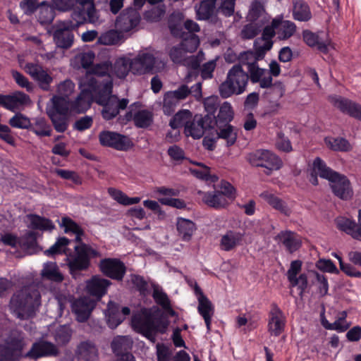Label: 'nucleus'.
Masks as SVG:
<instances>
[{"mask_svg": "<svg viewBox=\"0 0 361 361\" xmlns=\"http://www.w3.org/2000/svg\"><path fill=\"white\" fill-rule=\"evenodd\" d=\"M274 240L289 253L296 252L302 246V238L298 233L289 230L280 231L275 236Z\"/></svg>", "mask_w": 361, "mask_h": 361, "instance_id": "nucleus-19", "label": "nucleus"}, {"mask_svg": "<svg viewBox=\"0 0 361 361\" xmlns=\"http://www.w3.org/2000/svg\"><path fill=\"white\" fill-rule=\"evenodd\" d=\"M152 297L155 302L160 305L162 309L168 312L171 316H174L176 314L175 311L171 307V301L167 294L161 288L158 286H154L153 288Z\"/></svg>", "mask_w": 361, "mask_h": 361, "instance_id": "nucleus-40", "label": "nucleus"}, {"mask_svg": "<svg viewBox=\"0 0 361 361\" xmlns=\"http://www.w3.org/2000/svg\"><path fill=\"white\" fill-rule=\"evenodd\" d=\"M131 72L135 75L154 73L164 69L166 63L149 53H140L130 59Z\"/></svg>", "mask_w": 361, "mask_h": 361, "instance_id": "nucleus-9", "label": "nucleus"}, {"mask_svg": "<svg viewBox=\"0 0 361 361\" xmlns=\"http://www.w3.org/2000/svg\"><path fill=\"white\" fill-rule=\"evenodd\" d=\"M216 131L218 138L224 140L226 142L227 146L233 145L235 142L237 133L231 125L226 123L221 126L217 124Z\"/></svg>", "mask_w": 361, "mask_h": 361, "instance_id": "nucleus-47", "label": "nucleus"}, {"mask_svg": "<svg viewBox=\"0 0 361 361\" xmlns=\"http://www.w3.org/2000/svg\"><path fill=\"white\" fill-rule=\"evenodd\" d=\"M248 73L241 65L235 64L228 71L225 80L219 85V92L222 98L243 94L247 86Z\"/></svg>", "mask_w": 361, "mask_h": 361, "instance_id": "nucleus-6", "label": "nucleus"}, {"mask_svg": "<svg viewBox=\"0 0 361 361\" xmlns=\"http://www.w3.org/2000/svg\"><path fill=\"white\" fill-rule=\"evenodd\" d=\"M25 345L26 343L20 336H18V339H13L8 343L6 359H8V361H14L23 357L36 359L41 357L56 356L59 354V349L56 345L44 340L35 342L28 352L23 353V350Z\"/></svg>", "mask_w": 361, "mask_h": 361, "instance_id": "nucleus-3", "label": "nucleus"}, {"mask_svg": "<svg viewBox=\"0 0 361 361\" xmlns=\"http://www.w3.org/2000/svg\"><path fill=\"white\" fill-rule=\"evenodd\" d=\"M302 38L307 45L310 47H316L323 53H326L329 51V47H331V41L329 39H324L318 34L312 32L309 30H305L302 32Z\"/></svg>", "mask_w": 361, "mask_h": 361, "instance_id": "nucleus-27", "label": "nucleus"}, {"mask_svg": "<svg viewBox=\"0 0 361 361\" xmlns=\"http://www.w3.org/2000/svg\"><path fill=\"white\" fill-rule=\"evenodd\" d=\"M337 227L350 235L353 238L361 240V228L354 221L340 216L336 219Z\"/></svg>", "mask_w": 361, "mask_h": 361, "instance_id": "nucleus-32", "label": "nucleus"}, {"mask_svg": "<svg viewBox=\"0 0 361 361\" xmlns=\"http://www.w3.org/2000/svg\"><path fill=\"white\" fill-rule=\"evenodd\" d=\"M75 355L78 361H96L98 357V350L92 342L82 341L78 345Z\"/></svg>", "mask_w": 361, "mask_h": 361, "instance_id": "nucleus-24", "label": "nucleus"}, {"mask_svg": "<svg viewBox=\"0 0 361 361\" xmlns=\"http://www.w3.org/2000/svg\"><path fill=\"white\" fill-rule=\"evenodd\" d=\"M317 175L329 181L334 194L338 197L348 200L353 196V190L349 180L345 176L328 167L319 157L314 160L309 178L310 183L314 185L318 184Z\"/></svg>", "mask_w": 361, "mask_h": 361, "instance_id": "nucleus-1", "label": "nucleus"}, {"mask_svg": "<svg viewBox=\"0 0 361 361\" xmlns=\"http://www.w3.org/2000/svg\"><path fill=\"white\" fill-rule=\"evenodd\" d=\"M37 246L36 233L33 231H28L20 238L19 247L27 252L32 251Z\"/></svg>", "mask_w": 361, "mask_h": 361, "instance_id": "nucleus-58", "label": "nucleus"}, {"mask_svg": "<svg viewBox=\"0 0 361 361\" xmlns=\"http://www.w3.org/2000/svg\"><path fill=\"white\" fill-rule=\"evenodd\" d=\"M129 115L138 128H147L152 122V114L148 110H140L133 114L131 111L127 114V116Z\"/></svg>", "mask_w": 361, "mask_h": 361, "instance_id": "nucleus-48", "label": "nucleus"}, {"mask_svg": "<svg viewBox=\"0 0 361 361\" xmlns=\"http://www.w3.org/2000/svg\"><path fill=\"white\" fill-rule=\"evenodd\" d=\"M40 294L33 286L24 287L15 293L10 300V310L20 319H27L40 305Z\"/></svg>", "mask_w": 361, "mask_h": 361, "instance_id": "nucleus-4", "label": "nucleus"}, {"mask_svg": "<svg viewBox=\"0 0 361 361\" xmlns=\"http://www.w3.org/2000/svg\"><path fill=\"white\" fill-rule=\"evenodd\" d=\"M99 137L102 145L118 150H126L131 146V142L128 137L114 132L103 131L100 133Z\"/></svg>", "mask_w": 361, "mask_h": 361, "instance_id": "nucleus-18", "label": "nucleus"}, {"mask_svg": "<svg viewBox=\"0 0 361 361\" xmlns=\"http://www.w3.org/2000/svg\"><path fill=\"white\" fill-rule=\"evenodd\" d=\"M140 19V13L137 9L128 8L117 17L115 27L122 33L128 32L139 25Z\"/></svg>", "mask_w": 361, "mask_h": 361, "instance_id": "nucleus-13", "label": "nucleus"}, {"mask_svg": "<svg viewBox=\"0 0 361 361\" xmlns=\"http://www.w3.org/2000/svg\"><path fill=\"white\" fill-rule=\"evenodd\" d=\"M54 340L58 345H66L72 336V331L68 326H61L54 333Z\"/></svg>", "mask_w": 361, "mask_h": 361, "instance_id": "nucleus-60", "label": "nucleus"}, {"mask_svg": "<svg viewBox=\"0 0 361 361\" xmlns=\"http://www.w3.org/2000/svg\"><path fill=\"white\" fill-rule=\"evenodd\" d=\"M192 118V114L188 110H183L178 111L171 120L170 126L173 129H177L181 126H184L185 128L186 125L191 121Z\"/></svg>", "mask_w": 361, "mask_h": 361, "instance_id": "nucleus-55", "label": "nucleus"}, {"mask_svg": "<svg viewBox=\"0 0 361 361\" xmlns=\"http://www.w3.org/2000/svg\"><path fill=\"white\" fill-rule=\"evenodd\" d=\"M97 80L91 74H86L80 80V93L75 101L72 102V111L73 114H81L86 111L91 105L93 99L96 101L98 94Z\"/></svg>", "mask_w": 361, "mask_h": 361, "instance_id": "nucleus-8", "label": "nucleus"}, {"mask_svg": "<svg viewBox=\"0 0 361 361\" xmlns=\"http://www.w3.org/2000/svg\"><path fill=\"white\" fill-rule=\"evenodd\" d=\"M30 103V97L22 92H15L8 95L0 94V104L12 111L22 110Z\"/></svg>", "mask_w": 361, "mask_h": 361, "instance_id": "nucleus-16", "label": "nucleus"}, {"mask_svg": "<svg viewBox=\"0 0 361 361\" xmlns=\"http://www.w3.org/2000/svg\"><path fill=\"white\" fill-rule=\"evenodd\" d=\"M70 243L71 241L65 237L59 238L44 253L47 256L65 253L67 255L68 264L71 272L86 269L89 267L90 257H97L98 252L91 247L81 244L74 246L73 255H68L67 246Z\"/></svg>", "mask_w": 361, "mask_h": 361, "instance_id": "nucleus-2", "label": "nucleus"}, {"mask_svg": "<svg viewBox=\"0 0 361 361\" xmlns=\"http://www.w3.org/2000/svg\"><path fill=\"white\" fill-rule=\"evenodd\" d=\"M108 193L117 202L126 206L137 204L141 200V198L139 197H128L121 190L114 188H109L108 189Z\"/></svg>", "mask_w": 361, "mask_h": 361, "instance_id": "nucleus-51", "label": "nucleus"}, {"mask_svg": "<svg viewBox=\"0 0 361 361\" xmlns=\"http://www.w3.org/2000/svg\"><path fill=\"white\" fill-rule=\"evenodd\" d=\"M176 229L180 239L189 242L197 228L195 224L191 220L178 217L176 221Z\"/></svg>", "mask_w": 361, "mask_h": 361, "instance_id": "nucleus-30", "label": "nucleus"}, {"mask_svg": "<svg viewBox=\"0 0 361 361\" xmlns=\"http://www.w3.org/2000/svg\"><path fill=\"white\" fill-rule=\"evenodd\" d=\"M60 226L64 228L66 233L75 235V241L81 240V235H83L82 229L71 218L68 216L63 217L60 222Z\"/></svg>", "mask_w": 361, "mask_h": 361, "instance_id": "nucleus-52", "label": "nucleus"}, {"mask_svg": "<svg viewBox=\"0 0 361 361\" xmlns=\"http://www.w3.org/2000/svg\"><path fill=\"white\" fill-rule=\"evenodd\" d=\"M216 0H202L195 6L196 18L207 20L215 14Z\"/></svg>", "mask_w": 361, "mask_h": 361, "instance_id": "nucleus-31", "label": "nucleus"}, {"mask_svg": "<svg viewBox=\"0 0 361 361\" xmlns=\"http://www.w3.org/2000/svg\"><path fill=\"white\" fill-rule=\"evenodd\" d=\"M52 109L49 112L56 113L61 115L70 116L73 114L72 111V102L68 98L54 96L51 99Z\"/></svg>", "mask_w": 361, "mask_h": 361, "instance_id": "nucleus-36", "label": "nucleus"}, {"mask_svg": "<svg viewBox=\"0 0 361 361\" xmlns=\"http://www.w3.org/2000/svg\"><path fill=\"white\" fill-rule=\"evenodd\" d=\"M247 72L251 82L252 83H259L260 87L268 88L272 85V77L268 70L261 68L257 65Z\"/></svg>", "mask_w": 361, "mask_h": 361, "instance_id": "nucleus-28", "label": "nucleus"}, {"mask_svg": "<svg viewBox=\"0 0 361 361\" xmlns=\"http://www.w3.org/2000/svg\"><path fill=\"white\" fill-rule=\"evenodd\" d=\"M286 317L282 311L273 305L269 312L268 330L271 336H279L284 330Z\"/></svg>", "mask_w": 361, "mask_h": 361, "instance_id": "nucleus-23", "label": "nucleus"}, {"mask_svg": "<svg viewBox=\"0 0 361 361\" xmlns=\"http://www.w3.org/2000/svg\"><path fill=\"white\" fill-rule=\"evenodd\" d=\"M273 30L267 27L264 28L262 35L257 38L254 43L255 51L259 54V58H264L267 51L270 50L273 45Z\"/></svg>", "mask_w": 361, "mask_h": 361, "instance_id": "nucleus-26", "label": "nucleus"}, {"mask_svg": "<svg viewBox=\"0 0 361 361\" xmlns=\"http://www.w3.org/2000/svg\"><path fill=\"white\" fill-rule=\"evenodd\" d=\"M245 233L235 230H228L221 234L219 239L220 250L229 252L235 250L243 243Z\"/></svg>", "mask_w": 361, "mask_h": 361, "instance_id": "nucleus-22", "label": "nucleus"}, {"mask_svg": "<svg viewBox=\"0 0 361 361\" xmlns=\"http://www.w3.org/2000/svg\"><path fill=\"white\" fill-rule=\"evenodd\" d=\"M329 102L342 113L361 121V104L340 96L329 97Z\"/></svg>", "mask_w": 361, "mask_h": 361, "instance_id": "nucleus-17", "label": "nucleus"}, {"mask_svg": "<svg viewBox=\"0 0 361 361\" xmlns=\"http://www.w3.org/2000/svg\"><path fill=\"white\" fill-rule=\"evenodd\" d=\"M109 285L110 282L109 280L99 276H94L87 282L86 288L91 295L99 299L106 293Z\"/></svg>", "mask_w": 361, "mask_h": 361, "instance_id": "nucleus-29", "label": "nucleus"}, {"mask_svg": "<svg viewBox=\"0 0 361 361\" xmlns=\"http://www.w3.org/2000/svg\"><path fill=\"white\" fill-rule=\"evenodd\" d=\"M186 136H191L194 139H200L204 133V123L202 118H192L184 128Z\"/></svg>", "mask_w": 361, "mask_h": 361, "instance_id": "nucleus-44", "label": "nucleus"}, {"mask_svg": "<svg viewBox=\"0 0 361 361\" xmlns=\"http://www.w3.org/2000/svg\"><path fill=\"white\" fill-rule=\"evenodd\" d=\"M293 16L298 21H307L312 17L308 5L302 0L294 1Z\"/></svg>", "mask_w": 361, "mask_h": 361, "instance_id": "nucleus-46", "label": "nucleus"}, {"mask_svg": "<svg viewBox=\"0 0 361 361\" xmlns=\"http://www.w3.org/2000/svg\"><path fill=\"white\" fill-rule=\"evenodd\" d=\"M326 145L334 151L346 152L351 149L348 141L343 137H326L324 139Z\"/></svg>", "mask_w": 361, "mask_h": 361, "instance_id": "nucleus-53", "label": "nucleus"}, {"mask_svg": "<svg viewBox=\"0 0 361 361\" xmlns=\"http://www.w3.org/2000/svg\"><path fill=\"white\" fill-rule=\"evenodd\" d=\"M30 128L39 137L51 135V127L43 118H37L33 124L31 123Z\"/></svg>", "mask_w": 361, "mask_h": 361, "instance_id": "nucleus-57", "label": "nucleus"}, {"mask_svg": "<svg viewBox=\"0 0 361 361\" xmlns=\"http://www.w3.org/2000/svg\"><path fill=\"white\" fill-rule=\"evenodd\" d=\"M265 202H267L274 209L279 211L281 214L289 216L291 213V209L287 204L276 196L274 194L264 191L259 195Z\"/></svg>", "mask_w": 361, "mask_h": 361, "instance_id": "nucleus-33", "label": "nucleus"}, {"mask_svg": "<svg viewBox=\"0 0 361 361\" xmlns=\"http://www.w3.org/2000/svg\"><path fill=\"white\" fill-rule=\"evenodd\" d=\"M95 54L92 51H80L73 56L71 64L75 68H87L93 63Z\"/></svg>", "mask_w": 361, "mask_h": 361, "instance_id": "nucleus-34", "label": "nucleus"}, {"mask_svg": "<svg viewBox=\"0 0 361 361\" xmlns=\"http://www.w3.org/2000/svg\"><path fill=\"white\" fill-rule=\"evenodd\" d=\"M248 161L255 166H262L267 169L268 175L271 171L279 170L282 166L281 160L273 152L266 150H257L248 155Z\"/></svg>", "mask_w": 361, "mask_h": 361, "instance_id": "nucleus-10", "label": "nucleus"}, {"mask_svg": "<svg viewBox=\"0 0 361 361\" xmlns=\"http://www.w3.org/2000/svg\"><path fill=\"white\" fill-rule=\"evenodd\" d=\"M113 82L107 81L102 85V89L98 90L96 102L103 106L102 116L106 120H111L116 117L120 109H124L128 104V100L122 99L119 100L117 97L112 95Z\"/></svg>", "mask_w": 361, "mask_h": 361, "instance_id": "nucleus-7", "label": "nucleus"}, {"mask_svg": "<svg viewBox=\"0 0 361 361\" xmlns=\"http://www.w3.org/2000/svg\"><path fill=\"white\" fill-rule=\"evenodd\" d=\"M265 9L263 4L259 0H252L247 18L250 21H256L264 15Z\"/></svg>", "mask_w": 361, "mask_h": 361, "instance_id": "nucleus-61", "label": "nucleus"}, {"mask_svg": "<svg viewBox=\"0 0 361 361\" xmlns=\"http://www.w3.org/2000/svg\"><path fill=\"white\" fill-rule=\"evenodd\" d=\"M131 324L133 329L142 334L151 342L155 343L158 332L164 334L168 326L166 322L157 320L154 317L152 308H143L133 316Z\"/></svg>", "mask_w": 361, "mask_h": 361, "instance_id": "nucleus-5", "label": "nucleus"}, {"mask_svg": "<svg viewBox=\"0 0 361 361\" xmlns=\"http://www.w3.org/2000/svg\"><path fill=\"white\" fill-rule=\"evenodd\" d=\"M267 27L272 29L273 37L276 35L277 38L280 40L289 39L296 32L295 24L290 20H284L281 16L274 18L271 21V25Z\"/></svg>", "mask_w": 361, "mask_h": 361, "instance_id": "nucleus-14", "label": "nucleus"}, {"mask_svg": "<svg viewBox=\"0 0 361 361\" xmlns=\"http://www.w3.org/2000/svg\"><path fill=\"white\" fill-rule=\"evenodd\" d=\"M347 312L345 311L341 312L336 321L333 323H329L327 321H322V324L325 329L329 330H335L338 332L345 331L350 326V323L346 321Z\"/></svg>", "mask_w": 361, "mask_h": 361, "instance_id": "nucleus-49", "label": "nucleus"}, {"mask_svg": "<svg viewBox=\"0 0 361 361\" xmlns=\"http://www.w3.org/2000/svg\"><path fill=\"white\" fill-rule=\"evenodd\" d=\"M48 114L52 121L55 130L57 132L63 133L68 128V116L61 115L56 113L48 112Z\"/></svg>", "mask_w": 361, "mask_h": 361, "instance_id": "nucleus-63", "label": "nucleus"}, {"mask_svg": "<svg viewBox=\"0 0 361 361\" xmlns=\"http://www.w3.org/2000/svg\"><path fill=\"white\" fill-rule=\"evenodd\" d=\"M95 306V300L89 297L80 298L72 303V311L79 322H85Z\"/></svg>", "mask_w": 361, "mask_h": 361, "instance_id": "nucleus-20", "label": "nucleus"}, {"mask_svg": "<svg viewBox=\"0 0 361 361\" xmlns=\"http://www.w3.org/2000/svg\"><path fill=\"white\" fill-rule=\"evenodd\" d=\"M183 20L184 16L180 12H174L170 16L169 20V27L171 33L173 36L181 38L186 34L183 31Z\"/></svg>", "mask_w": 361, "mask_h": 361, "instance_id": "nucleus-39", "label": "nucleus"}, {"mask_svg": "<svg viewBox=\"0 0 361 361\" xmlns=\"http://www.w3.org/2000/svg\"><path fill=\"white\" fill-rule=\"evenodd\" d=\"M105 314L107 319V324L111 329L117 327L124 319V317L121 315L118 306L112 302H109L108 303Z\"/></svg>", "mask_w": 361, "mask_h": 361, "instance_id": "nucleus-43", "label": "nucleus"}, {"mask_svg": "<svg viewBox=\"0 0 361 361\" xmlns=\"http://www.w3.org/2000/svg\"><path fill=\"white\" fill-rule=\"evenodd\" d=\"M179 102L176 99V98L173 96L169 92H167L164 96L163 100V111L164 113L166 115H171L173 114L177 106L178 105Z\"/></svg>", "mask_w": 361, "mask_h": 361, "instance_id": "nucleus-64", "label": "nucleus"}, {"mask_svg": "<svg viewBox=\"0 0 361 361\" xmlns=\"http://www.w3.org/2000/svg\"><path fill=\"white\" fill-rule=\"evenodd\" d=\"M25 72L35 80L43 90H49L53 82V77L47 68H44L40 63L27 62L20 64Z\"/></svg>", "mask_w": 361, "mask_h": 361, "instance_id": "nucleus-11", "label": "nucleus"}, {"mask_svg": "<svg viewBox=\"0 0 361 361\" xmlns=\"http://www.w3.org/2000/svg\"><path fill=\"white\" fill-rule=\"evenodd\" d=\"M200 194L202 195V201L209 207L222 208L228 204L226 198L218 190L210 192H200Z\"/></svg>", "mask_w": 361, "mask_h": 361, "instance_id": "nucleus-35", "label": "nucleus"}, {"mask_svg": "<svg viewBox=\"0 0 361 361\" xmlns=\"http://www.w3.org/2000/svg\"><path fill=\"white\" fill-rule=\"evenodd\" d=\"M109 63L108 62H104L96 64L92 67L90 71L86 73L91 74L94 78L97 79V80L100 81L97 84V89L98 90L102 89V85L106 83L107 81H111L112 82V80L110 78L109 75H108L106 79L102 78L103 76L109 73Z\"/></svg>", "mask_w": 361, "mask_h": 361, "instance_id": "nucleus-42", "label": "nucleus"}, {"mask_svg": "<svg viewBox=\"0 0 361 361\" xmlns=\"http://www.w3.org/2000/svg\"><path fill=\"white\" fill-rule=\"evenodd\" d=\"M131 71L130 59L127 57H120L116 60L111 66V73L118 78H125L129 72Z\"/></svg>", "mask_w": 361, "mask_h": 361, "instance_id": "nucleus-37", "label": "nucleus"}, {"mask_svg": "<svg viewBox=\"0 0 361 361\" xmlns=\"http://www.w3.org/2000/svg\"><path fill=\"white\" fill-rule=\"evenodd\" d=\"M72 18L75 21L76 25L81 24L86 21L92 24H99L102 23L94 5L84 9L78 8L73 12Z\"/></svg>", "mask_w": 361, "mask_h": 361, "instance_id": "nucleus-25", "label": "nucleus"}, {"mask_svg": "<svg viewBox=\"0 0 361 361\" xmlns=\"http://www.w3.org/2000/svg\"><path fill=\"white\" fill-rule=\"evenodd\" d=\"M182 38L180 44L187 53H192L196 51L200 44V39L196 35L187 33Z\"/></svg>", "mask_w": 361, "mask_h": 361, "instance_id": "nucleus-59", "label": "nucleus"}, {"mask_svg": "<svg viewBox=\"0 0 361 361\" xmlns=\"http://www.w3.org/2000/svg\"><path fill=\"white\" fill-rule=\"evenodd\" d=\"M75 25L71 21L59 22L54 26L53 38L58 47L68 49L73 43L72 30Z\"/></svg>", "mask_w": 361, "mask_h": 361, "instance_id": "nucleus-12", "label": "nucleus"}, {"mask_svg": "<svg viewBox=\"0 0 361 361\" xmlns=\"http://www.w3.org/2000/svg\"><path fill=\"white\" fill-rule=\"evenodd\" d=\"M41 274L43 278L55 282H61L63 276L59 271L55 262H47L44 264Z\"/></svg>", "mask_w": 361, "mask_h": 361, "instance_id": "nucleus-50", "label": "nucleus"}, {"mask_svg": "<svg viewBox=\"0 0 361 361\" xmlns=\"http://www.w3.org/2000/svg\"><path fill=\"white\" fill-rule=\"evenodd\" d=\"M133 341L129 336H118L115 337L111 342V348L113 352L117 356H122L131 349Z\"/></svg>", "mask_w": 361, "mask_h": 361, "instance_id": "nucleus-38", "label": "nucleus"}, {"mask_svg": "<svg viewBox=\"0 0 361 361\" xmlns=\"http://www.w3.org/2000/svg\"><path fill=\"white\" fill-rule=\"evenodd\" d=\"M124 41L122 32L116 30H110L100 35L97 39V43L103 45H118Z\"/></svg>", "mask_w": 361, "mask_h": 361, "instance_id": "nucleus-41", "label": "nucleus"}, {"mask_svg": "<svg viewBox=\"0 0 361 361\" xmlns=\"http://www.w3.org/2000/svg\"><path fill=\"white\" fill-rule=\"evenodd\" d=\"M233 118V111L230 103L225 102L220 106L216 117V123L220 122L228 123Z\"/></svg>", "mask_w": 361, "mask_h": 361, "instance_id": "nucleus-62", "label": "nucleus"}, {"mask_svg": "<svg viewBox=\"0 0 361 361\" xmlns=\"http://www.w3.org/2000/svg\"><path fill=\"white\" fill-rule=\"evenodd\" d=\"M194 290L198 302V313L204 319L207 329L209 331L212 324V317L214 314V307L197 285H195Z\"/></svg>", "mask_w": 361, "mask_h": 361, "instance_id": "nucleus-15", "label": "nucleus"}, {"mask_svg": "<svg viewBox=\"0 0 361 361\" xmlns=\"http://www.w3.org/2000/svg\"><path fill=\"white\" fill-rule=\"evenodd\" d=\"M27 219L30 223L29 227L40 231H51L55 228L54 224L48 219L36 214H29Z\"/></svg>", "mask_w": 361, "mask_h": 361, "instance_id": "nucleus-45", "label": "nucleus"}, {"mask_svg": "<svg viewBox=\"0 0 361 361\" xmlns=\"http://www.w3.org/2000/svg\"><path fill=\"white\" fill-rule=\"evenodd\" d=\"M262 59L255 51H247L241 53L238 57L240 65L247 66V71L257 66V61Z\"/></svg>", "mask_w": 361, "mask_h": 361, "instance_id": "nucleus-54", "label": "nucleus"}, {"mask_svg": "<svg viewBox=\"0 0 361 361\" xmlns=\"http://www.w3.org/2000/svg\"><path fill=\"white\" fill-rule=\"evenodd\" d=\"M100 269L106 276L116 280H121L126 272L124 264L117 259L102 260Z\"/></svg>", "mask_w": 361, "mask_h": 361, "instance_id": "nucleus-21", "label": "nucleus"}, {"mask_svg": "<svg viewBox=\"0 0 361 361\" xmlns=\"http://www.w3.org/2000/svg\"><path fill=\"white\" fill-rule=\"evenodd\" d=\"M55 16L54 9L46 1L41 4L39 9L38 20L41 24H48L53 21Z\"/></svg>", "mask_w": 361, "mask_h": 361, "instance_id": "nucleus-56", "label": "nucleus"}]
</instances>
